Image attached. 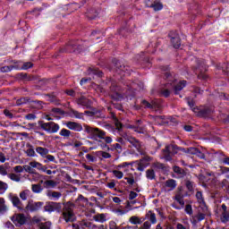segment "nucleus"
Returning a JSON list of instances; mask_svg holds the SVG:
<instances>
[{
	"instance_id": "nucleus-53",
	"label": "nucleus",
	"mask_w": 229,
	"mask_h": 229,
	"mask_svg": "<svg viewBox=\"0 0 229 229\" xmlns=\"http://www.w3.org/2000/svg\"><path fill=\"white\" fill-rule=\"evenodd\" d=\"M195 219L197 221H203V219H205V213H198L196 216H195Z\"/></svg>"
},
{
	"instance_id": "nucleus-7",
	"label": "nucleus",
	"mask_w": 229,
	"mask_h": 229,
	"mask_svg": "<svg viewBox=\"0 0 229 229\" xmlns=\"http://www.w3.org/2000/svg\"><path fill=\"white\" fill-rule=\"evenodd\" d=\"M12 221L16 226H22L26 224V216L23 214H16L12 217Z\"/></svg>"
},
{
	"instance_id": "nucleus-11",
	"label": "nucleus",
	"mask_w": 229,
	"mask_h": 229,
	"mask_svg": "<svg viewBox=\"0 0 229 229\" xmlns=\"http://www.w3.org/2000/svg\"><path fill=\"white\" fill-rule=\"evenodd\" d=\"M176 181H174V179H170L164 183L163 187L165 191L169 192L170 191H174V189H176Z\"/></svg>"
},
{
	"instance_id": "nucleus-39",
	"label": "nucleus",
	"mask_w": 229,
	"mask_h": 229,
	"mask_svg": "<svg viewBox=\"0 0 229 229\" xmlns=\"http://www.w3.org/2000/svg\"><path fill=\"white\" fill-rule=\"evenodd\" d=\"M221 221L223 223H226L229 221V214L228 211H223L222 216H221Z\"/></svg>"
},
{
	"instance_id": "nucleus-28",
	"label": "nucleus",
	"mask_w": 229,
	"mask_h": 229,
	"mask_svg": "<svg viewBox=\"0 0 229 229\" xmlns=\"http://www.w3.org/2000/svg\"><path fill=\"white\" fill-rule=\"evenodd\" d=\"M94 155H96V157H98L99 158H111L112 155H110V153L108 152H105V151H97L93 153Z\"/></svg>"
},
{
	"instance_id": "nucleus-60",
	"label": "nucleus",
	"mask_w": 229,
	"mask_h": 229,
	"mask_svg": "<svg viewBox=\"0 0 229 229\" xmlns=\"http://www.w3.org/2000/svg\"><path fill=\"white\" fill-rule=\"evenodd\" d=\"M137 196H139V194H137V192L131 191L129 194V199H135V198H137Z\"/></svg>"
},
{
	"instance_id": "nucleus-22",
	"label": "nucleus",
	"mask_w": 229,
	"mask_h": 229,
	"mask_svg": "<svg viewBox=\"0 0 229 229\" xmlns=\"http://www.w3.org/2000/svg\"><path fill=\"white\" fill-rule=\"evenodd\" d=\"M41 183H43L47 189H53V188L56 187V182H55L53 180H47L45 182L43 180H41Z\"/></svg>"
},
{
	"instance_id": "nucleus-2",
	"label": "nucleus",
	"mask_w": 229,
	"mask_h": 229,
	"mask_svg": "<svg viewBox=\"0 0 229 229\" xmlns=\"http://www.w3.org/2000/svg\"><path fill=\"white\" fill-rule=\"evenodd\" d=\"M85 131L89 135H92L93 137H98V139H104L106 144H112L113 142L112 137H109V136L105 137L106 133L103 131H99V129L98 128L85 126Z\"/></svg>"
},
{
	"instance_id": "nucleus-4",
	"label": "nucleus",
	"mask_w": 229,
	"mask_h": 229,
	"mask_svg": "<svg viewBox=\"0 0 229 229\" xmlns=\"http://www.w3.org/2000/svg\"><path fill=\"white\" fill-rule=\"evenodd\" d=\"M39 126L42 128V130L47 131V133H56V131L60 130V125L53 122L41 123H39Z\"/></svg>"
},
{
	"instance_id": "nucleus-45",
	"label": "nucleus",
	"mask_w": 229,
	"mask_h": 229,
	"mask_svg": "<svg viewBox=\"0 0 229 229\" xmlns=\"http://www.w3.org/2000/svg\"><path fill=\"white\" fill-rule=\"evenodd\" d=\"M32 191L38 194L39 192H42V186L38 184H33L32 185Z\"/></svg>"
},
{
	"instance_id": "nucleus-40",
	"label": "nucleus",
	"mask_w": 229,
	"mask_h": 229,
	"mask_svg": "<svg viewBox=\"0 0 229 229\" xmlns=\"http://www.w3.org/2000/svg\"><path fill=\"white\" fill-rule=\"evenodd\" d=\"M32 223H34V225H38V226L40 227V224L44 223V218H42L40 216H35L32 219Z\"/></svg>"
},
{
	"instance_id": "nucleus-43",
	"label": "nucleus",
	"mask_w": 229,
	"mask_h": 229,
	"mask_svg": "<svg viewBox=\"0 0 229 229\" xmlns=\"http://www.w3.org/2000/svg\"><path fill=\"white\" fill-rule=\"evenodd\" d=\"M112 149H115L117 153H123V147H121V144L115 143L111 145Z\"/></svg>"
},
{
	"instance_id": "nucleus-23",
	"label": "nucleus",
	"mask_w": 229,
	"mask_h": 229,
	"mask_svg": "<svg viewBox=\"0 0 229 229\" xmlns=\"http://www.w3.org/2000/svg\"><path fill=\"white\" fill-rule=\"evenodd\" d=\"M171 42L175 49H178V47H180V46L182 45V43L180 42V37L178 35L172 37Z\"/></svg>"
},
{
	"instance_id": "nucleus-37",
	"label": "nucleus",
	"mask_w": 229,
	"mask_h": 229,
	"mask_svg": "<svg viewBox=\"0 0 229 229\" xmlns=\"http://www.w3.org/2000/svg\"><path fill=\"white\" fill-rule=\"evenodd\" d=\"M188 105L191 108L192 112H194L195 114H199V107L194 106V101H189Z\"/></svg>"
},
{
	"instance_id": "nucleus-38",
	"label": "nucleus",
	"mask_w": 229,
	"mask_h": 229,
	"mask_svg": "<svg viewBox=\"0 0 229 229\" xmlns=\"http://www.w3.org/2000/svg\"><path fill=\"white\" fill-rule=\"evenodd\" d=\"M78 105H81L82 106H88L89 100L85 97H81L78 100Z\"/></svg>"
},
{
	"instance_id": "nucleus-5",
	"label": "nucleus",
	"mask_w": 229,
	"mask_h": 229,
	"mask_svg": "<svg viewBox=\"0 0 229 229\" xmlns=\"http://www.w3.org/2000/svg\"><path fill=\"white\" fill-rule=\"evenodd\" d=\"M197 74L198 78H200L202 80H207V75L205 74V72L207 71V64H205V61L199 60L197 61Z\"/></svg>"
},
{
	"instance_id": "nucleus-1",
	"label": "nucleus",
	"mask_w": 229,
	"mask_h": 229,
	"mask_svg": "<svg viewBox=\"0 0 229 229\" xmlns=\"http://www.w3.org/2000/svg\"><path fill=\"white\" fill-rule=\"evenodd\" d=\"M151 161V157H145L143 159H141L140 161H135L133 163H123L122 165H119L117 166V169H123L124 172L128 171V169H131V165H133L134 167H136V169H138V171H144V169H146V167H148V162Z\"/></svg>"
},
{
	"instance_id": "nucleus-25",
	"label": "nucleus",
	"mask_w": 229,
	"mask_h": 229,
	"mask_svg": "<svg viewBox=\"0 0 229 229\" xmlns=\"http://www.w3.org/2000/svg\"><path fill=\"white\" fill-rule=\"evenodd\" d=\"M89 76H98V78H101L103 76V72H101L98 69L89 68Z\"/></svg>"
},
{
	"instance_id": "nucleus-49",
	"label": "nucleus",
	"mask_w": 229,
	"mask_h": 229,
	"mask_svg": "<svg viewBox=\"0 0 229 229\" xmlns=\"http://www.w3.org/2000/svg\"><path fill=\"white\" fill-rule=\"evenodd\" d=\"M173 87H185V85H187V81H179L178 84H176V82H174Z\"/></svg>"
},
{
	"instance_id": "nucleus-30",
	"label": "nucleus",
	"mask_w": 229,
	"mask_h": 229,
	"mask_svg": "<svg viewBox=\"0 0 229 229\" xmlns=\"http://www.w3.org/2000/svg\"><path fill=\"white\" fill-rule=\"evenodd\" d=\"M8 210V207L4 204V199L0 198V214H4Z\"/></svg>"
},
{
	"instance_id": "nucleus-26",
	"label": "nucleus",
	"mask_w": 229,
	"mask_h": 229,
	"mask_svg": "<svg viewBox=\"0 0 229 229\" xmlns=\"http://www.w3.org/2000/svg\"><path fill=\"white\" fill-rule=\"evenodd\" d=\"M149 6H150V8H153L155 10V12H159V10H162V8H164V5L158 0L155 1Z\"/></svg>"
},
{
	"instance_id": "nucleus-8",
	"label": "nucleus",
	"mask_w": 229,
	"mask_h": 229,
	"mask_svg": "<svg viewBox=\"0 0 229 229\" xmlns=\"http://www.w3.org/2000/svg\"><path fill=\"white\" fill-rule=\"evenodd\" d=\"M177 147L175 145H169L166 146L165 149L164 150L165 159L171 160L170 155H174L177 153Z\"/></svg>"
},
{
	"instance_id": "nucleus-9",
	"label": "nucleus",
	"mask_w": 229,
	"mask_h": 229,
	"mask_svg": "<svg viewBox=\"0 0 229 229\" xmlns=\"http://www.w3.org/2000/svg\"><path fill=\"white\" fill-rule=\"evenodd\" d=\"M62 209V205L60 203L56 202H49L45 206V211L46 212H60Z\"/></svg>"
},
{
	"instance_id": "nucleus-34",
	"label": "nucleus",
	"mask_w": 229,
	"mask_h": 229,
	"mask_svg": "<svg viewBox=\"0 0 229 229\" xmlns=\"http://www.w3.org/2000/svg\"><path fill=\"white\" fill-rule=\"evenodd\" d=\"M144 82L142 81H134L131 83L126 84L127 87H142Z\"/></svg>"
},
{
	"instance_id": "nucleus-29",
	"label": "nucleus",
	"mask_w": 229,
	"mask_h": 229,
	"mask_svg": "<svg viewBox=\"0 0 229 229\" xmlns=\"http://www.w3.org/2000/svg\"><path fill=\"white\" fill-rule=\"evenodd\" d=\"M131 225H142V220L137 216H132L129 218Z\"/></svg>"
},
{
	"instance_id": "nucleus-15",
	"label": "nucleus",
	"mask_w": 229,
	"mask_h": 229,
	"mask_svg": "<svg viewBox=\"0 0 229 229\" xmlns=\"http://www.w3.org/2000/svg\"><path fill=\"white\" fill-rule=\"evenodd\" d=\"M142 106H146V108H160V105H158V102L157 100H153L151 103L143 100Z\"/></svg>"
},
{
	"instance_id": "nucleus-48",
	"label": "nucleus",
	"mask_w": 229,
	"mask_h": 229,
	"mask_svg": "<svg viewBox=\"0 0 229 229\" xmlns=\"http://www.w3.org/2000/svg\"><path fill=\"white\" fill-rule=\"evenodd\" d=\"M13 68V65L11 66H3L0 68L1 72H10V71H12Z\"/></svg>"
},
{
	"instance_id": "nucleus-16",
	"label": "nucleus",
	"mask_w": 229,
	"mask_h": 229,
	"mask_svg": "<svg viewBox=\"0 0 229 229\" xmlns=\"http://www.w3.org/2000/svg\"><path fill=\"white\" fill-rule=\"evenodd\" d=\"M188 153H190V155H196L197 157H199V158H205V154H203L196 148H188Z\"/></svg>"
},
{
	"instance_id": "nucleus-51",
	"label": "nucleus",
	"mask_w": 229,
	"mask_h": 229,
	"mask_svg": "<svg viewBox=\"0 0 229 229\" xmlns=\"http://www.w3.org/2000/svg\"><path fill=\"white\" fill-rule=\"evenodd\" d=\"M95 221H98L99 223H105V215L103 214L97 215L95 216Z\"/></svg>"
},
{
	"instance_id": "nucleus-33",
	"label": "nucleus",
	"mask_w": 229,
	"mask_h": 229,
	"mask_svg": "<svg viewBox=\"0 0 229 229\" xmlns=\"http://www.w3.org/2000/svg\"><path fill=\"white\" fill-rule=\"evenodd\" d=\"M8 191V183L0 181V194H4Z\"/></svg>"
},
{
	"instance_id": "nucleus-63",
	"label": "nucleus",
	"mask_w": 229,
	"mask_h": 229,
	"mask_svg": "<svg viewBox=\"0 0 229 229\" xmlns=\"http://www.w3.org/2000/svg\"><path fill=\"white\" fill-rule=\"evenodd\" d=\"M185 212L191 216L192 214V207L191 205H187L185 208Z\"/></svg>"
},
{
	"instance_id": "nucleus-19",
	"label": "nucleus",
	"mask_w": 229,
	"mask_h": 229,
	"mask_svg": "<svg viewBox=\"0 0 229 229\" xmlns=\"http://www.w3.org/2000/svg\"><path fill=\"white\" fill-rule=\"evenodd\" d=\"M30 165H31L32 169H38V171H44L46 172V167L42 165V164L37 162V161H31L30 162Z\"/></svg>"
},
{
	"instance_id": "nucleus-20",
	"label": "nucleus",
	"mask_w": 229,
	"mask_h": 229,
	"mask_svg": "<svg viewBox=\"0 0 229 229\" xmlns=\"http://www.w3.org/2000/svg\"><path fill=\"white\" fill-rule=\"evenodd\" d=\"M36 153L40 155L43 158H46V156L49 153V149L42 147L36 148Z\"/></svg>"
},
{
	"instance_id": "nucleus-35",
	"label": "nucleus",
	"mask_w": 229,
	"mask_h": 229,
	"mask_svg": "<svg viewBox=\"0 0 229 229\" xmlns=\"http://www.w3.org/2000/svg\"><path fill=\"white\" fill-rule=\"evenodd\" d=\"M8 177L10 178V180H12L13 182H21V175L17 174H11L8 175Z\"/></svg>"
},
{
	"instance_id": "nucleus-58",
	"label": "nucleus",
	"mask_w": 229,
	"mask_h": 229,
	"mask_svg": "<svg viewBox=\"0 0 229 229\" xmlns=\"http://www.w3.org/2000/svg\"><path fill=\"white\" fill-rule=\"evenodd\" d=\"M25 119H28V121H33L37 119V116L33 114H29L25 116Z\"/></svg>"
},
{
	"instance_id": "nucleus-13",
	"label": "nucleus",
	"mask_w": 229,
	"mask_h": 229,
	"mask_svg": "<svg viewBox=\"0 0 229 229\" xmlns=\"http://www.w3.org/2000/svg\"><path fill=\"white\" fill-rule=\"evenodd\" d=\"M66 127L69 128V130H73V131H81L83 130V127L76 122H68Z\"/></svg>"
},
{
	"instance_id": "nucleus-50",
	"label": "nucleus",
	"mask_w": 229,
	"mask_h": 229,
	"mask_svg": "<svg viewBox=\"0 0 229 229\" xmlns=\"http://www.w3.org/2000/svg\"><path fill=\"white\" fill-rule=\"evenodd\" d=\"M23 169L24 171H26V173H30V174H33V166H31V165H23Z\"/></svg>"
},
{
	"instance_id": "nucleus-18",
	"label": "nucleus",
	"mask_w": 229,
	"mask_h": 229,
	"mask_svg": "<svg viewBox=\"0 0 229 229\" xmlns=\"http://www.w3.org/2000/svg\"><path fill=\"white\" fill-rule=\"evenodd\" d=\"M11 201L14 207H17L19 210H22V205L21 204V199L17 196H13Z\"/></svg>"
},
{
	"instance_id": "nucleus-17",
	"label": "nucleus",
	"mask_w": 229,
	"mask_h": 229,
	"mask_svg": "<svg viewBox=\"0 0 229 229\" xmlns=\"http://www.w3.org/2000/svg\"><path fill=\"white\" fill-rule=\"evenodd\" d=\"M175 199L181 207H183L185 205V202L183 201V192H182V188H179V191L175 196Z\"/></svg>"
},
{
	"instance_id": "nucleus-44",
	"label": "nucleus",
	"mask_w": 229,
	"mask_h": 229,
	"mask_svg": "<svg viewBox=\"0 0 229 229\" xmlns=\"http://www.w3.org/2000/svg\"><path fill=\"white\" fill-rule=\"evenodd\" d=\"M40 229H51V222H43L39 224Z\"/></svg>"
},
{
	"instance_id": "nucleus-41",
	"label": "nucleus",
	"mask_w": 229,
	"mask_h": 229,
	"mask_svg": "<svg viewBox=\"0 0 229 229\" xmlns=\"http://www.w3.org/2000/svg\"><path fill=\"white\" fill-rule=\"evenodd\" d=\"M174 172L180 174L181 177L185 175V171L182 170L179 166H174Z\"/></svg>"
},
{
	"instance_id": "nucleus-59",
	"label": "nucleus",
	"mask_w": 229,
	"mask_h": 229,
	"mask_svg": "<svg viewBox=\"0 0 229 229\" xmlns=\"http://www.w3.org/2000/svg\"><path fill=\"white\" fill-rule=\"evenodd\" d=\"M86 158L89 162H96V160H97L96 157L90 154L86 155Z\"/></svg>"
},
{
	"instance_id": "nucleus-31",
	"label": "nucleus",
	"mask_w": 229,
	"mask_h": 229,
	"mask_svg": "<svg viewBox=\"0 0 229 229\" xmlns=\"http://www.w3.org/2000/svg\"><path fill=\"white\" fill-rule=\"evenodd\" d=\"M30 194H31V191H30V190H24L20 193V198L23 201H26V199H28V198L30 197Z\"/></svg>"
},
{
	"instance_id": "nucleus-61",
	"label": "nucleus",
	"mask_w": 229,
	"mask_h": 229,
	"mask_svg": "<svg viewBox=\"0 0 229 229\" xmlns=\"http://www.w3.org/2000/svg\"><path fill=\"white\" fill-rule=\"evenodd\" d=\"M106 187H108V189H115V181L107 182Z\"/></svg>"
},
{
	"instance_id": "nucleus-57",
	"label": "nucleus",
	"mask_w": 229,
	"mask_h": 229,
	"mask_svg": "<svg viewBox=\"0 0 229 229\" xmlns=\"http://www.w3.org/2000/svg\"><path fill=\"white\" fill-rule=\"evenodd\" d=\"M26 153L28 157H35V150L33 148H28Z\"/></svg>"
},
{
	"instance_id": "nucleus-42",
	"label": "nucleus",
	"mask_w": 229,
	"mask_h": 229,
	"mask_svg": "<svg viewBox=\"0 0 229 229\" xmlns=\"http://www.w3.org/2000/svg\"><path fill=\"white\" fill-rule=\"evenodd\" d=\"M61 137H70L71 136V131L67 129H62L59 132Z\"/></svg>"
},
{
	"instance_id": "nucleus-21",
	"label": "nucleus",
	"mask_w": 229,
	"mask_h": 229,
	"mask_svg": "<svg viewBox=\"0 0 229 229\" xmlns=\"http://www.w3.org/2000/svg\"><path fill=\"white\" fill-rule=\"evenodd\" d=\"M148 220L150 221L151 225H157V216L153 211H148L146 215Z\"/></svg>"
},
{
	"instance_id": "nucleus-64",
	"label": "nucleus",
	"mask_w": 229,
	"mask_h": 229,
	"mask_svg": "<svg viewBox=\"0 0 229 229\" xmlns=\"http://www.w3.org/2000/svg\"><path fill=\"white\" fill-rule=\"evenodd\" d=\"M223 164H225V165H229V157H225L222 159Z\"/></svg>"
},
{
	"instance_id": "nucleus-10",
	"label": "nucleus",
	"mask_w": 229,
	"mask_h": 229,
	"mask_svg": "<svg viewBox=\"0 0 229 229\" xmlns=\"http://www.w3.org/2000/svg\"><path fill=\"white\" fill-rule=\"evenodd\" d=\"M21 64H22V62L19 61V62H16L13 68V69H21L22 71H27V69H31V67H33V63L31 62H26V63H23L22 66H21Z\"/></svg>"
},
{
	"instance_id": "nucleus-54",
	"label": "nucleus",
	"mask_w": 229,
	"mask_h": 229,
	"mask_svg": "<svg viewBox=\"0 0 229 229\" xmlns=\"http://www.w3.org/2000/svg\"><path fill=\"white\" fill-rule=\"evenodd\" d=\"M196 198H197L199 203H204L203 194L201 193V191H199L196 193Z\"/></svg>"
},
{
	"instance_id": "nucleus-12",
	"label": "nucleus",
	"mask_w": 229,
	"mask_h": 229,
	"mask_svg": "<svg viewBox=\"0 0 229 229\" xmlns=\"http://www.w3.org/2000/svg\"><path fill=\"white\" fill-rule=\"evenodd\" d=\"M123 138L125 140H128V142H130L133 146H135L136 149H139L140 148V143L135 138H133V137H131V136H130L128 134H123Z\"/></svg>"
},
{
	"instance_id": "nucleus-14",
	"label": "nucleus",
	"mask_w": 229,
	"mask_h": 229,
	"mask_svg": "<svg viewBox=\"0 0 229 229\" xmlns=\"http://www.w3.org/2000/svg\"><path fill=\"white\" fill-rule=\"evenodd\" d=\"M16 80H21V81H31L33 77L28 75V73L21 72L16 74Z\"/></svg>"
},
{
	"instance_id": "nucleus-62",
	"label": "nucleus",
	"mask_w": 229,
	"mask_h": 229,
	"mask_svg": "<svg viewBox=\"0 0 229 229\" xmlns=\"http://www.w3.org/2000/svg\"><path fill=\"white\" fill-rule=\"evenodd\" d=\"M109 229H121V227L117 226V224H115V222H111Z\"/></svg>"
},
{
	"instance_id": "nucleus-32",
	"label": "nucleus",
	"mask_w": 229,
	"mask_h": 229,
	"mask_svg": "<svg viewBox=\"0 0 229 229\" xmlns=\"http://www.w3.org/2000/svg\"><path fill=\"white\" fill-rule=\"evenodd\" d=\"M117 72L122 76H128V74H130L126 66H120V68L117 69Z\"/></svg>"
},
{
	"instance_id": "nucleus-55",
	"label": "nucleus",
	"mask_w": 229,
	"mask_h": 229,
	"mask_svg": "<svg viewBox=\"0 0 229 229\" xmlns=\"http://www.w3.org/2000/svg\"><path fill=\"white\" fill-rule=\"evenodd\" d=\"M0 174H2V176H6V174H8L6 167L0 165Z\"/></svg>"
},
{
	"instance_id": "nucleus-47",
	"label": "nucleus",
	"mask_w": 229,
	"mask_h": 229,
	"mask_svg": "<svg viewBox=\"0 0 229 229\" xmlns=\"http://www.w3.org/2000/svg\"><path fill=\"white\" fill-rule=\"evenodd\" d=\"M146 174H147V178H148V180H154V179H155V171H153V170H148L147 173H146Z\"/></svg>"
},
{
	"instance_id": "nucleus-46",
	"label": "nucleus",
	"mask_w": 229,
	"mask_h": 229,
	"mask_svg": "<svg viewBox=\"0 0 229 229\" xmlns=\"http://www.w3.org/2000/svg\"><path fill=\"white\" fill-rule=\"evenodd\" d=\"M113 174L114 176H115V178H118V180H121V178L124 176V174H123V172L119 170H114Z\"/></svg>"
},
{
	"instance_id": "nucleus-6",
	"label": "nucleus",
	"mask_w": 229,
	"mask_h": 229,
	"mask_svg": "<svg viewBox=\"0 0 229 229\" xmlns=\"http://www.w3.org/2000/svg\"><path fill=\"white\" fill-rule=\"evenodd\" d=\"M44 202H37L33 200H29L27 206L25 207L26 212H37L42 208Z\"/></svg>"
},
{
	"instance_id": "nucleus-36",
	"label": "nucleus",
	"mask_w": 229,
	"mask_h": 229,
	"mask_svg": "<svg viewBox=\"0 0 229 229\" xmlns=\"http://www.w3.org/2000/svg\"><path fill=\"white\" fill-rule=\"evenodd\" d=\"M40 81L41 85H55V79H43Z\"/></svg>"
},
{
	"instance_id": "nucleus-56",
	"label": "nucleus",
	"mask_w": 229,
	"mask_h": 229,
	"mask_svg": "<svg viewBox=\"0 0 229 229\" xmlns=\"http://www.w3.org/2000/svg\"><path fill=\"white\" fill-rule=\"evenodd\" d=\"M151 228V223L149 221L144 222L143 225L141 226V229H150Z\"/></svg>"
},
{
	"instance_id": "nucleus-24",
	"label": "nucleus",
	"mask_w": 229,
	"mask_h": 229,
	"mask_svg": "<svg viewBox=\"0 0 229 229\" xmlns=\"http://www.w3.org/2000/svg\"><path fill=\"white\" fill-rule=\"evenodd\" d=\"M47 196H48L50 199H60L62 193L58 191H48Z\"/></svg>"
},
{
	"instance_id": "nucleus-3",
	"label": "nucleus",
	"mask_w": 229,
	"mask_h": 229,
	"mask_svg": "<svg viewBox=\"0 0 229 229\" xmlns=\"http://www.w3.org/2000/svg\"><path fill=\"white\" fill-rule=\"evenodd\" d=\"M72 203L67 202L64 204V211H63V216L64 217V221L66 223L72 222L76 217L74 216V213L72 212Z\"/></svg>"
},
{
	"instance_id": "nucleus-52",
	"label": "nucleus",
	"mask_w": 229,
	"mask_h": 229,
	"mask_svg": "<svg viewBox=\"0 0 229 229\" xmlns=\"http://www.w3.org/2000/svg\"><path fill=\"white\" fill-rule=\"evenodd\" d=\"M90 83H92V81H90V79L83 78V79L81 81L80 85H90Z\"/></svg>"
},
{
	"instance_id": "nucleus-27",
	"label": "nucleus",
	"mask_w": 229,
	"mask_h": 229,
	"mask_svg": "<svg viewBox=\"0 0 229 229\" xmlns=\"http://www.w3.org/2000/svg\"><path fill=\"white\" fill-rule=\"evenodd\" d=\"M77 205H80L81 207H87V203H89V200L84 198L83 196L80 195L79 198L76 200Z\"/></svg>"
}]
</instances>
